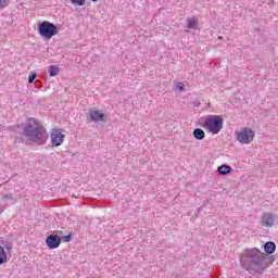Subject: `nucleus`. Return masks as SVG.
<instances>
[{"instance_id": "4be33fe9", "label": "nucleus", "mask_w": 278, "mask_h": 278, "mask_svg": "<svg viewBox=\"0 0 278 278\" xmlns=\"http://www.w3.org/2000/svg\"><path fill=\"white\" fill-rule=\"evenodd\" d=\"M92 1V3H97V1H99V0H91Z\"/></svg>"}, {"instance_id": "423d86ee", "label": "nucleus", "mask_w": 278, "mask_h": 278, "mask_svg": "<svg viewBox=\"0 0 278 278\" xmlns=\"http://www.w3.org/2000/svg\"><path fill=\"white\" fill-rule=\"evenodd\" d=\"M87 118H89L91 123H108V115L103 113V111L94 108L88 112Z\"/></svg>"}, {"instance_id": "ddd939ff", "label": "nucleus", "mask_w": 278, "mask_h": 278, "mask_svg": "<svg viewBox=\"0 0 278 278\" xmlns=\"http://www.w3.org/2000/svg\"><path fill=\"white\" fill-rule=\"evenodd\" d=\"M193 138L195 140H203L205 138V130L203 128H195L193 130Z\"/></svg>"}, {"instance_id": "a211bd4d", "label": "nucleus", "mask_w": 278, "mask_h": 278, "mask_svg": "<svg viewBox=\"0 0 278 278\" xmlns=\"http://www.w3.org/2000/svg\"><path fill=\"white\" fill-rule=\"evenodd\" d=\"M71 240H73V233L61 237V242H71Z\"/></svg>"}, {"instance_id": "6ab92c4d", "label": "nucleus", "mask_w": 278, "mask_h": 278, "mask_svg": "<svg viewBox=\"0 0 278 278\" xmlns=\"http://www.w3.org/2000/svg\"><path fill=\"white\" fill-rule=\"evenodd\" d=\"M10 5V0H0V9L8 8Z\"/></svg>"}, {"instance_id": "39448f33", "label": "nucleus", "mask_w": 278, "mask_h": 278, "mask_svg": "<svg viewBox=\"0 0 278 278\" xmlns=\"http://www.w3.org/2000/svg\"><path fill=\"white\" fill-rule=\"evenodd\" d=\"M255 138V131L249 127L242 128L240 131H236V140L241 144H251Z\"/></svg>"}, {"instance_id": "2eb2a0df", "label": "nucleus", "mask_w": 278, "mask_h": 278, "mask_svg": "<svg viewBox=\"0 0 278 278\" xmlns=\"http://www.w3.org/2000/svg\"><path fill=\"white\" fill-rule=\"evenodd\" d=\"M60 73V67L58 65H51L49 67L50 77H55Z\"/></svg>"}, {"instance_id": "aec40b11", "label": "nucleus", "mask_w": 278, "mask_h": 278, "mask_svg": "<svg viewBox=\"0 0 278 278\" xmlns=\"http://www.w3.org/2000/svg\"><path fill=\"white\" fill-rule=\"evenodd\" d=\"M176 88H178V90H180V92H184V90H186V85L184 83H178Z\"/></svg>"}, {"instance_id": "f257e3e1", "label": "nucleus", "mask_w": 278, "mask_h": 278, "mask_svg": "<svg viewBox=\"0 0 278 278\" xmlns=\"http://www.w3.org/2000/svg\"><path fill=\"white\" fill-rule=\"evenodd\" d=\"M270 260H275V256H266L257 248L245 250L240 254V264L244 270H252V273H258L262 275L268 266H270Z\"/></svg>"}, {"instance_id": "0eeeda50", "label": "nucleus", "mask_w": 278, "mask_h": 278, "mask_svg": "<svg viewBox=\"0 0 278 278\" xmlns=\"http://www.w3.org/2000/svg\"><path fill=\"white\" fill-rule=\"evenodd\" d=\"M50 138L52 147H62V143L64 142V138H66V136L62 134L60 129L54 128L50 134Z\"/></svg>"}, {"instance_id": "f3484780", "label": "nucleus", "mask_w": 278, "mask_h": 278, "mask_svg": "<svg viewBox=\"0 0 278 278\" xmlns=\"http://www.w3.org/2000/svg\"><path fill=\"white\" fill-rule=\"evenodd\" d=\"M73 5H86V0H70Z\"/></svg>"}, {"instance_id": "f03ea898", "label": "nucleus", "mask_w": 278, "mask_h": 278, "mask_svg": "<svg viewBox=\"0 0 278 278\" xmlns=\"http://www.w3.org/2000/svg\"><path fill=\"white\" fill-rule=\"evenodd\" d=\"M23 134L30 140V142L45 144V134H47V129L36 118L28 117L26 119V123L23 126Z\"/></svg>"}, {"instance_id": "7ed1b4c3", "label": "nucleus", "mask_w": 278, "mask_h": 278, "mask_svg": "<svg viewBox=\"0 0 278 278\" xmlns=\"http://www.w3.org/2000/svg\"><path fill=\"white\" fill-rule=\"evenodd\" d=\"M223 116L220 115H207L203 128L207 129L210 134L216 135L220 134V130L223 129Z\"/></svg>"}, {"instance_id": "dca6fc26", "label": "nucleus", "mask_w": 278, "mask_h": 278, "mask_svg": "<svg viewBox=\"0 0 278 278\" xmlns=\"http://www.w3.org/2000/svg\"><path fill=\"white\" fill-rule=\"evenodd\" d=\"M36 77H38V74L30 72L28 75V84H34V81H36Z\"/></svg>"}, {"instance_id": "4468645a", "label": "nucleus", "mask_w": 278, "mask_h": 278, "mask_svg": "<svg viewBox=\"0 0 278 278\" xmlns=\"http://www.w3.org/2000/svg\"><path fill=\"white\" fill-rule=\"evenodd\" d=\"M198 24H199V21L195 17L187 18V27H188V29H194V27H197Z\"/></svg>"}, {"instance_id": "f8f14e48", "label": "nucleus", "mask_w": 278, "mask_h": 278, "mask_svg": "<svg viewBox=\"0 0 278 278\" xmlns=\"http://www.w3.org/2000/svg\"><path fill=\"white\" fill-rule=\"evenodd\" d=\"M231 170H232L231 166H229L227 164H223L217 167V173L219 175H229V173H231Z\"/></svg>"}, {"instance_id": "6e6552de", "label": "nucleus", "mask_w": 278, "mask_h": 278, "mask_svg": "<svg viewBox=\"0 0 278 278\" xmlns=\"http://www.w3.org/2000/svg\"><path fill=\"white\" fill-rule=\"evenodd\" d=\"M275 214L270 212H265L261 217V225H263V227H267V229H270V227H274L275 225Z\"/></svg>"}, {"instance_id": "1a4fd4ad", "label": "nucleus", "mask_w": 278, "mask_h": 278, "mask_svg": "<svg viewBox=\"0 0 278 278\" xmlns=\"http://www.w3.org/2000/svg\"><path fill=\"white\" fill-rule=\"evenodd\" d=\"M46 244L50 250L58 249L60 244H62V237L58 235H50L46 238Z\"/></svg>"}, {"instance_id": "9b49d317", "label": "nucleus", "mask_w": 278, "mask_h": 278, "mask_svg": "<svg viewBox=\"0 0 278 278\" xmlns=\"http://www.w3.org/2000/svg\"><path fill=\"white\" fill-rule=\"evenodd\" d=\"M264 251H265V255H273V253H275V251H277V244H275V242L273 241H267L265 242L264 247H263Z\"/></svg>"}, {"instance_id": "20e7f679", "label": "nucleus", "mask_w": 278, "mask_h": 278, "mask_svg": "<svg viewBox=\"0 0 278 278\" xmlns=\"http://www.w3.org/2000/svg\"><path fill=\"white\" fill-rule=\"evenodd\" d=\"M38 34L41 36V38H45V40H51L53 36H58L60 30L58 29V25L49 22V21H43L38 24Z\"/></svg>"}, {"instance_id": "9d476101", "label": "nucleus", "mask_w": 278, "mask_h": 278, "mask_svg": "<svg viewBox=\"0 0 278 278\" xmlns=\"http://www.w3.org/2000/svg\"><path fill=\"white\" fill-rule=\"evenodd\" d=\"M8 253H12V243L0 245V266L8 264Z\"/></svg>"}, {"instance_id": "412c9836", "label": "nucleus", "mask_w": 278, "mask_h": 278, "mask_svg": "<svg viewBox=\"0 0 278 278\" xmlns=\"http://www.w3.org/2000/svg\"><path fill=\"white\" fill-rule=\"evenodd\" d=\"M14 198L12 197V194H5L3 195V201H12Z\"/></svg>"}]
</instances>
